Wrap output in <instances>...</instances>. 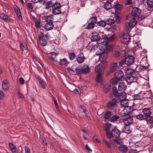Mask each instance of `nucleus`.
<instances>
[{
  "label": "nucleus",
  "mask_w": 153,
  "mask_h": 153,
  "mask_svg": "<svg viewBox=\"0 0 153 153\" xmlns=\"http://www.w3.org/2000/svg\"><path fill=\"white\" fill-rule=\"evenodd\" d=\"M82 73L85 74L89 72V68L88 66L86 65L83 66L82 68Z\"/></svg>",
  "instance_id": "b1692460"
},
{
  "label": "nucleus",
  "mask_w": 153,
  "mask_h": 153,
  "mask_svg": "<svg viewBox=\"0 0 153 153\" xmlns=\"http://www.w3.org/2000/svg\"><path fill=\"white\" fill-rule=\"evenodd\" d=\"M53 3H52V1H51L47 2L46 4V8L47 9L51 7H52V6L53 5Z\"/></svg>",
  "instance_id": "a18cd8bd"
},
{
  "label": "nucleus",
  "mask_w": 153,
  "mask_h": 153,
  "mask_svg": "<svg viewBox=\"0 0 153 153\" xmlns=\"http://www.w3.org/2000/svg\"><path fill=\"white\" fill-rule=\"evenodd\" d=\"M100 38V36L97 33H93L91 37V39L93 41H95L98 40Z\"/></svg>",
  "instance_id": "aec40b11"
},
{
  "label": "nucleus",
  "mask_w": 153,
  "mask_h": 153,
  "mask_svg": "<svg viewBox=\"0 0 153 153\" xmlns=\"http://www.w3.org/2000/svg\"><path fill=\"white\" fill-rule=\"evenodd\" d=\"M104 7L107 10L112 8L111 4L109 2H106L104 4Z\"/></svg>",
  "instance_id": "393cba45"
},
{
  "label": "nucleus",
  "mask_w": 153,
  "mask_h": 153,
  "mask_svg": "<svg viewBox=\"0 0 153 153\" xmlns=\"http://www.w3.org/2000/svg\"><path fill=\"white\" fill-rule=\"evenodd\" d=\"M68 57L71 60H73L75 57V55L74 53H70L68 54Z\"/></svg>",
  "instance_id": "49530a36"
},
{
  "label": "nucleus",
  "mask_w": 153,
  "mask_h": 153,
  "mask_svg": "<svg viewBox=\"0 0 153 153\" xmlns=\"http://www.w3.org/2000/svg\"><path fill=\"white\" fill-rule=\"evenodd\" d=\"M111 115V113L110 111H108L104 114H101V117L102 118H105V120L107 121V120L108 119Z\"/></svg>",
  "instance_id": "f3484780"
},
{
  "label": "nucleus",
  "mask_w": 153,
  "mask_h": 153,
  "mask_svg": "<svg viewBox=\"0 0 153 153\" xmlns=\"http://www.w3.org/2000/svg\"><path fill=\"white\" fill-rule=\"evenodd\" d=\"M20 47L21 49L23 50H26L27 48V46L25 42H23L20 44Z\"/></svg>",
  "instance_id": "a19ab883"
},
{
  "label": "nucleus",
  "mask_w": 153,
  "mask_h": 153,
  "mask_svg": "<svg viewBox=\"0 0 153 153\" xmlns=\"http://www.w3.org/2000/svg\"><path fill=\"white\" fill-rule=\"evenodd\" d=\"M0 18L5 21H7L8 20V17L7 16L5 15L3 13L0 14Z\"/></svg>",
  "instance_id": "c9c22d12"
},
{
  "label": "nucleus",
  "mask_w": 153,
  "mask_h": 153,
  "mask_svg": "<svg viewBox=\"0 0 153 153\" xmlns=\"http://www.w3.org/2000/svg\"><path fill=\"white\" fill-rule=\"evenodd\" d=\"M112 91L115 95H116L117 94V90L116 87H113L112 88Z\"/></svg>",
  "instance_id": "052dcab7"
},
{
  "label": "nucleus",
  "mask_w": 153,
  "mask_h": 153,
  "mask_svg": "<svg viewBox=\"0 0 153 153\" xmlns=\"http://www.w3.org/2000/svg\"><path fill=\"white\" fill-rule=\"evenodd\" d=\"M120 38L122 42L125 44L128 43L130 40V36L128 33L125 34L123 33H121Z\"/></svg>",
  "instance_id": "423d86ee"
},
{
  "label": "nucleus",
  "mask_w": 153,
  "mask_h": 153,
  "mask_svg": "<svg viewBox=\"0 0 153 153\" xmlns=\"http://www.w3.org/2000/svg\"><path fill=\"white\" fill-rule=\"evenodd\" d=\"M80 110L81 111L82 115L84 117H86L87 119L89 118V114L88 111L86 110L84 106L80 107Z\"/></svg>",
  "instance_id": "4468645a"
},
{
  "label": "nucleus",
  "mask_w": 153,
  "mask_h": 153,
  "mask_svg": "<svg viewBox=\"0 0 153 153\" xmlns=\"http://www.w3.org/2000/svg\"><path fill=\"white\" fill-rule=\"evenodd\" d=\"M99 45L101 47L97 48V49L98 48L99 50L98 51L99 52V54H101L104 52V47H105L106 50L108 52L111 51L113 48V46L112 45L108 44L106 41L105 40H103L102 42L99 44Z\"/></svg>",
  "instance_id": "f257e3e1"
},
{
  "label": "nucleus",
  "mask_w": 153,
  "mask_h": 153,
  "mask_svg": "<svg viewBox=\"0 0 153 153\" xmlns=\"http://www.w3.org/2000/svg\"><path fill=\"white\" fill-rule=\"evenodd\" d=\"M116 102V100L115 99L110 100L107 104V107L108 108L111 110L115 109L117 107Z\"/></svg>",
  "instance_id": "6e6552de"
},
{
  "label": "nucleus",
  "mask_w": 153,
  "mask_h": 153,
  "mask_svg": "<svg viewBox=\"0 0 153 153\" xmlns=\"http://www.w3.org/2000/svg\"><path fill=\"white\" fill-rule=\"evenodd\" d=\"M120 53L118 52H115L114 53V56L115 57H118L120 56Z\"/></svg>",
  "instance_id": "338daca9"
},
{
  "label": "nucleus",
  "mask_w": 153,
  "mask_h": 153,
  "mask_svg": "<svg viewBox=\"0 0 153 153\" xmlns=\"http://www.w3.org/2000/svg\"><path fill=\"white\" fill-rule=\"evenodd\" d=\"M114 20L113 19L109 18L108 19V25H111L114 23Z\"/></svg>",
  "instance_id": "4d7b16f0"
},
{
  "label": "nucleus",
  "mask_w": 153,
  "mask_h": 153,
  "mask_svg": "<svg viewBox=\"0 0 153 153\" xmlns=\"http://www.w3.org/2000/svg\"><path fill=\"white\" fill-rule=\"evenodd\" d=\"M98 25L101 26L105 27L106 25V23L103 21H100L97 22Z\"/></svg>",
  "instance_id": "de8ad7c7"
},
{
  "label": "nucleus",
  "mask_w": 153,
  "mask_h": 153,
  "mask_svg": "<svg viewBox=\"0 0 153 153\" xmlns=\"http://www.w3.org/2000/svg\"><path fill=\"white\" fill-rule=\"evenodd\" d=\"M126 87L125 83L123 82H121L119 84L118 89L120 91H124L126 89Z\"/></svg>",
  "instance_id": "6ab92c4d"
},
{
  "label": "nucleus",
  "mask_w": 153,
  "mask_h": 153,
  "mask_svg": "<svg viewBox=\"0 0 153 153\" xmlns=\"http://www.w3.org/2000/svg\"><path fill=\"white\" fill-rule=\"evenodd\" d=\"M76 73L78 74H82V68L79 67H78L75 69Z\"/></svg>",
  "instance_id": "c03bdc74"
},
{
  "label": "nucleus",
  "mask_w": 153,
  "mask_h": 153,
  "mask_svg": "<svg viewBox=\"0 0 153 153\" xmlns=\"http://www.w3.org/2000/svg\"><path fill=\"white\" fill-rule=\"evenodd\" d=\"M39 82L42 88L43 89L45 88L46 85L42 79H39Z\"/></svg>",
  "instance_id": "ea45409f"
},
{
  "label": "nucleus",
  "mask_w": 153,
  "mask_h": 153,
  "mask_svg": "<svg viewBox=\"0 0 153 153\" xmlns=\"http://www.w3.org/2000/svg\"><path fill=\"white\" fill-rule=\"evenodd\" d=\"M110 82V83L112 85H117L119 82V79L115 77L111 79Z\"/></svg>",
  "instance_id": "c85d7f7f"
},
{
  "label": "nucleus",
  "mask_w": 153,
  "mask_h": 153,
  "mask_svg": "<svg viewBox=\"0 0 153 153\" xmlns=\"http://www.w3.org/2000/svg\"><path fill=\"white\" fill-rule=\"evenodd\" d=\"M91 22L94 24L97 21V19L95 17H92L91 19Z\"/></svg>",
  "instance_id": "bf43d9fd"
},
{
  "label": "nucleus",
  "mask_w": 153,
  "mask_h": 153,
  "mask_svg": "<svg viewBox=\"0 0 153 153\" xmlns=\"http://www.w3.org/2000/svg\"><path fill=\"white\" fill-rule=\"evenodd\" d=\"M102 74H98L97 75L96 80L97 82H100L102 85H103V84L102 83V79L101 75Z\"/></svg>",
  "instance_id": "cd10ccee"
},
{
  "label": "nucleus",
  "mask_w": 153,
  "mask_h": 153,
  "mask_svg": "<svg viewBox=\"0 0 153 153\" xmlns=\"http://www.w3.org/2000/svg\"><path fill=\"white\" fill-rule=\"evenodd\" d=\"M17 96L21 98H22L24 97V96L23 94H21L19 91H18L17 93Z\"/></svg>",
  "instance_id": "0e129e2a"
},
{
  "label": "nucleus",
  "mask_w": 153,
  "mask_h": 153,
  "mask_svg": "<svg viewBox=\"0 0 153 153\" xmlns=\"http://www.w3.org/2000/svg\"><path fill=\"white\" fill-rule=\"evenodd\" d=\"M59 63L61 65H67L68 62L67 60L66 59L64 58L60 60Z\"/></svg>",
  "instance_id": "4c0bfd02"
},
{
  "label": "nucleus",
  "mask_w": 153,
  "mask_h": 153,
  "mask_svg": "<svg viewBox=\"0 0 153 153\" xmlns=\"http://www.w3.org/2000/svg\"><path fill=\"white\" fill-rule=\"evenodd\" d=\"M124 74L123 71L121 70L117 71L115 74V77L120 80L124 79Z\"/></svg>",
  "instance_id": "9b49d317"
},
{
  "label": "nucleus",
  "mask_w": 153,
  "mask_h": 153,
  "mask_svg": "<svg viewBox=\"0 0 153 153\" xmlns=\"http://www.w3.org/2000/svg\"><path fill=\"white\" fill-rule=\"evenodd\" d=\"M129 125H125L124 127L123 131L124 132L126 133H129L130 132Z\"/></svg>",
  "instance_id": "7c9ffc66"
},
{
  "label": "nucleus",
  "mask_w": 153,
  "mask_h": 153,
  "mask_svg": "<svg viewBox=\"0 0 153 153\" xmlns=\"http://www.w3.org/2000/svg\"><path fill=\"white\" fill-rule=\"evenodd\" d=\"M85 58L82 53H80L78 56L76 58L77 62L79 63H82L84 62Z\"/></svg>",
  "instance_id": "dca6fc26"
},
{
  "label": "nucleus",
  "mask_w": 153,
  "mask_h": 153,
  "mask_svg": "<svg viewBox=\"0 0 153 153\" xmlns=\"http://www.w3.org/2000/svg\"><path fill=\"white\" fill-rule=\"evenodd\" d=\"M45 23V25L44 26V27L46 30H51L53 28L54 25L52 22Z\"/></svg>",
  "instance_id": "f8f14e48"
},
{
  "label": "nucleus",
  "mask_w": 153,
  "mask_h": 153,
  "mask_svg": "<svg viewBox=\"0 0 153 153\" xmlns=\"http://www.w3.org/2000/svg\"><path fill=\"white\" fill-rule=\"evenodd\" d=\"M4 94L3 91H0V100H2L4 97Z\"/></svg>",
  "instance_id": "6e6d98bb"
},
{
  "label": "nucleus",
  "mask_w": 153,
  "mask_h": 153,
  "mask_svg": "<svg viewBox=\"0 0 153 153\" xmlns=\"http://www.w3.org/2000/svg\"><path fill=\"white\" fill-rule=\"evenodd\" d=\"M94 24L93 23L91 22L89 23L87 26V28L88 29H92L94 27Z\"/></svg>",
  "instance_id": "8fccbe9b"
},
{
  "label": "nucleus",
  "mask_w": 153,
  "mask_h": 153,
  "mask_svg": "<svg viewBox=\"0 0 153 153\" xmlns=\"http://www.w3.org/2000/svg\"><path fill=\"white\" fill-rule=\"evenodd\" d=\"M132 76H128L126 78L125 80L128 84H130L132 82L133 79H132Z\"/></svg>",
  "instance_id": "e433bc0d"
},
{
  "label": "nucleus",
  "mask_w": 153,
  "mask_h": 153,
  "mask_svg": "<svg viewBox=\"0 0 153 153\" xmlns=\"http://www.w3.org/2000/svg\"><path fill=\"white\" fill-rule=\"evenodd\" d=\"M107 137L108 138H111L113 137V131L111 132L110 130L108 131H106Z\"/></svg>",
  "instance_id": "58836bf2"
},
{
  "label": "nucleus",
  "mask_w": 153,
  "mask_h": 153,
  "mask_svg": "<svg viewBox=\"0 0 153 153\" xmlns=\"http://www.w3.org/2000/svg\"><path fill=\"white\" fill-rule=\"evenodd\" d=\"M103 142L105 143V144L107 145V147L109 148H111V145L109 143V142H107L105 139L103 138Z\"/></svg>",
  "instance_id": "3c124183"
},
{
  "label": "nucleus",
  "mask_w": 153,
  "mask_h": 153,
  "mask_svg": "<svg viewBox=\"0 0 153 153\" xmlns=\"http://www.w3.org/2000/svg\"><path fill=\"white\" fill-rule=\"evenodd\" d=\"M2 86L3 90L4 91H7L10 87V84L7 81H3L2 83Z\"/></svg>",
  "instance_id": "ddd939ff"
},
{
  "label": "nucleus",
  "mask_w": 153,
  "mask_h": 153,
  "mask_svg": "<svg viewBox=\"0 0 153 153\" xmlns=\"http://www.w3.org/2000/svg\"><path fill=\"white\" fill-rule=\"evenodd\" d=\"M115 17L116 22L117 23L119 22L120 20V18L119 17V16L118 15H116L115 16Z\"/></svg>",
  "instance_id": "13d9d810"
},
{
  "label": "nucleus",
  "mask_w": 153,
  "mask_h": 153,
  "mask_svg": "<svg viewBox=\"0 0 153 153\" xmlns=\"http://www.w3.org/2000/svg\"><path fill=\"white\" fill-rule=\"evenodd\" d=\"M43 36L42 35H41V36H39V39L41 45L42 46H45L47 44V42L45 39H43L42 37Z\"/></svg>",
  "instance_id": "a878e982"
},
{
  "label": "nucleus",
  "mask_w": 153,
  "mask_h": 153,
  "mask_svg": "<svg viewBox=\"0 0 153 153\" xmlns=\"http://www.w3.org/2000/svg\"><path fill=\"white\" fill-rule=\"evenodd\" d=\"M9 147L11 150L16 149V146L13 143H10L9 144Z\"/></svg>",
  "instance_id": "5fc2aeb1"
},
{
  "label": "nucleus",
  "mask_w": 153,
  "mask_h": 153,
  "mask_svg": "<svg viewBox=\"0 0 153 153\" xmlns=\"http://www.w3.org/2000/svg\"><path fill=\"white\" fill-rule=\"evenodd\" d=\"M141 13V10L137 8L134 7L131 13V15L134 18H136L139 16Z\"/></svg>",
  "instance_id": "1a4fd4ad"
},
{
  "label": "nucleus",
  "mask_w": 153,
  "mask_h": 153,
  "mask_svg": "<svg viewBox=\"0 0 153 153\" xmlns=\"http://www.w3.org/2000/svg\"><path fill=\"white\" fill-rule=\"evenodd\" d=\"M107 64L105 62H102L101 64H99L95 68V70L99 74H102L103 73V71L105 69Z\"/></svg>",
  "instance_id": "20e7f679"
},
{
  "label": "nucleus",
  "mask_w": 153,
  "mask_h": 153,
  "mask_svg": "<svg viewBox=\"0 0 153 153\" xmlns=\"http://www.w3.org/2000/svg\"><path fill=\"white\" fill-rule=\"evenodd\" d=\"M51 56H49L50 58L52 60H55V57L56 56V53L54 52H52L51 53Z\"/></svg>",
  "instance_id": "37998d69"
},
{
  "label": "nucleus",
  "mask_w": 153,
  "mask_h": 153,
  "mask_svg": "<svg viewBox=\"0 0 153 153\" xmlns=\"http://www.w3.org/2000/svg\"><path fill=\"white\" fill-rule=\"evenodd\" d=\"M146 3L148 7L152 8L153 7V0H147Z\"/></svg>",
  "instance_id": "f704fd0d"
},
{
  "label": "nucleus",
  "mask_w": 153,
  "mask_h": 153,
  "mask_svg": "<svg viewBox=\"0 0 153 153\" xmlns=\"http://www.w3.org/2000/svg\"><path fill=\"white\" fill-rule=\"evenodd\" d=\"M118 63L117 62L112 63L111 65L110 71L111 72H114L118 68Z\"/></svg>",
  "instance_id": "a211bd4d"
},
{
  "label": "nucleus",
  "mask_w": 153,
  "mask_h": 153,
  "mask_svg": "<svg viewBox=\"0 0 153 153\" xmlns=\"http://www.w3.org/2000/svg\"><path fill=\"white\" fill-rule=\"evenodd\" d=\"M125 63L128 65L133 64L134 61V58L132 56H129L124 59Z\"/></svg>",
  "instance_id": "9d476101"
},
{
  "label": "nucleus",
  "mask_w": 153,
  "mask_h": 153,
  "mask_svg": "<svg viewBox=\"0 0 153 153\" xmlns=\"http://www.w3.org/2000/svg\"><path fill=\"white\" fill-rule=\"evenodd\" d=\"M53 16L52 15H50L47 16L45 19V22H52L53 21Z\"/></svg>",
  "instance_id": "c756f323"
},
{
  "label": "nucleus",
  "mask_w": 153,
  "mask_h": 153,
  "mask_svg": "<svg viewBox=\"0 0 153 153\" xmlns=\"http://www.w3.org/2000/svg\"><path fill=\"white\" fill-rule=\"evenodd\" d=\"M19 82L22 85H23L24 84L25 80L22 77H20L19 79Z\"/></svg>",
  "instance_id": "e2e57ef3"
},
{
  "label": "nucleus",
  "mask_w": 153,
  "mask_h": 153,
  "mask_svg": "<svg viewBox=\"0 0 153 153\" xmlns=\"http://www.w3.org/2000/svg\"><path fill=\"white\" fill-rule=\"evenodd\" d=\"M16 7L17 9H16V8H15V10L16 12V15L18 17L19 19L20 20H22V17L21 16V14L20 13V12L19 10L18 7L17 6H16Z\"/></svg>",
  "instance_id": "473e14b6"
},
{
  "label": "nucleus",
  "mask_w": 153,
  "mask_h": 153,
  "mask_svg": "<svg viewBox=\"0 0 153 153\" xmlns=\"http://www.w3.org/2000/svg\"><path fill=\"white\" fill-rule=\"evenodd\" d=\"M130 113L127 112H123V115L122 116V117L125 125H130L133 122V118L129 115Z\"/></svg>",
  "instance_id": "f03ea898"
},
{
  "label": "nucleus",
  "mask_w": 153,
  "mask_h": 153,
  "mask_svg": "<svg viewBox=\"0 0 153 153\" xmlns=\"http://www.w3.org/2000/svg\"><path fill=\"white\" fill-rule=\"evenodd\" d=\"M40 22L39 21L37 20L35 23V25L36 27H39L40 25Z\"/></svg>",
  "instance_id": "774afa93"
},
{
  "label": "nucleus",
  "mask_w": 153,
  "mask_h": 153,
  "mask_svg": "<svg viewBox=\"0 0 153 153\" xmlns=\"http://www.w3.org/2000/svg\"><path fill=\"white\" fill-rule=\"evenodd\" d=\"M113 137H118L120 135V132L116 128H114L113 130Z\"/></svg>",
  "instance_id": "5701e85b"
},
{
  "label": "nucleus",
  "mask_w": 153,
  "mask_h": 153,
  "mask_svg": "<svg viewBox=\"0 0 153 153\" xmlns=\"http://www.w3.org/2000/svg\"><path fill=\"white\" fill-rule=\"evenodd\" d=\"M136 117L137 119L140 120H145L147 118L143 114H140L136 116Z\"/></svg>",
  "instance_id": "72a5a7b5"
},
{
  "label": "nucleus",
  "mask_w": 153,
  "mask_h": 153,
  "mask_svg": "<svg viewBox=\"0 0 153 153\" xmlns=\"http://www.w3.org/2000/svg\"><path fill=\"white\" fill-rule=\"evenodd\" d=\"M61 5L59 3H55L52 6L53 14L54 15L60 14L61 13Z\"/></svg>",
  "instance_id": "0eeeda50"
},
{
  "label": "nucleus",
  "mask_w": 153,
  "mask_h": 153,
  "mask_svg": "<svg viewBox=\"0 0 153 153\" xmlns=\"http://www.w3.org/2000/svg\"><path fill=\"white\" fill-rule=\"evenodd\" d=\"M120 105L123 110V112L130 113L132 110L131 106H129L128 101L126 100L121 101L120 102Z\"/></svg>",
  "instance_id": "7ed1b4c3"
},
{
  "label": "nucleus",
  "mask_w": 153,
  "mask_h": 153,
  "mask_svg": "<svg viewBox=\"0 0 153 153\" xmlns=\"http://www.w3.org/2000/svg\"><path fill=\"white\" fill-rule=\"evenodd\" d=\"M146 119H147V122H149L150 123L152 124L153 123V117H152L149 116Z\"/></svg>",
  "instance_id": "09e8293b"
},
{
  "label": "nucleus",
  "mask_w": 153,
  "mask_h": 153,
  "mask_svg": "<svg viewBox=\"0 0 153 153\" xmlns=\"http://www.w3.org/2000/svg\"><path fill=\"white\" fill-rule=\"evenodd\" d=\"M53 100H54V103L55 104V105L56 107V108L58 110H59V106L58 105V104L56 100V99L55 98H53Z\"/></svg>",
  "instance_id": "680f3d73"
},
{
  "label": "nucleus",
  "mask_w": 153,
  "mask_h": 153,
  "mask_svg": "<svg viewBox=\"0 0 153 153\" xmlns=\"http://www.w3.org/2000/svg\"><path fill=\"white\" fill-rule=\"evenodd\" d=\"M137 18H132L129 22L126 24L125 29L126 31H128L130 28L133 27L137 24Z\"/></svg>",
  "instance_id": "39448f33"
},
{
  "label": "nucleus",
  "mask_w": 153,
  "mask_h": 153,
  "mask_svg": "<svg viewBox=\"0 0 153 153\" xmlns=\"http://www.w3.org/2000/svg\"><path fill=\"white\" fill-rule=\"evenodd\" d=\"M126 95L125 92L120 93L118 96V98L120 101L126 100Z\"/></svg>",
  "instance_id": "412c9836"
},
{
  "label": "nucleus",
  "mask_w": 153,
  "mask_h": 153,
  "mask_svg": "<svg viewBox=\"0 0 153 153\" xmlns=\"http://www.w3.org/2000/svg\"><path fill=\"white\" fill-rule=\"evenodd\" d=\"M114 6V7L115 8L116 10H114V12H112V13H113L116 12V10H120L122 8V6L121 5L119 4L117 2L115 3Z\"/></svg>",
  "instance_id": "bb28decb"
},
{
  "label": "nucleus",
  "mask_w": 153,
  "mask_h": 153,
  "mask_svg": "<svg viewBox=\"0 0 153 153\" xmlns=\"http://www.w3.org/2000/svg\"><path fill=\"white\" fill-rule=\"evenodd\" d=\"M119 150L123 153H126L128 151V147L125 145H120L118 147Z\"/></svg>",
  "instance_id": "2eb2a0df"
},
{
  "label": "nucleus",
  "mask_w": 153,
  "mask_h": 153,
  "mask_svg": "<svg viewBox=\"0 0 153 153\" xmlns=\"http://www.w3.org/2000/svg\"><path fill=\"white\" fill-rule=\"evenodd\" d=\"M111 126V124L108 123H106L104 125V127L105 130L106 131H108L110 130V128Z\"/></svg>",
  "instance_id": "2f4dec72"
},
{
  "label": "nucleus",
  "mask_w": 153,
  "mask_h": 153,
  "mask_svg": "<svg viewBox=\"0 0 153 153\" xmlns=\"http://www.w3.org/2000/svg\"><path fill=\"white\" fill-rule=\"evenodd\" d=\"M142 112L145 116H146L147 118L150 116L151 114L150 110L149 108H145L143 109V110Z\"/></svg>",
  "instance_id": "4be33fe9"
},
{
  "label": "nucleus",
  "mask_w": 153,
  "mask_h": 153,
  "mask_svg": "<svg viewBox=\"0 0 153 153\" xmlns=\"http://www.w3.org/2000/svg\"><path fill=\"white\" fill-rule=\"evenodd\" d=\"M105 92H107L110 90V88L109 86L106 85L103 87Z\"/></svg>",
  "instance_id": "603ef678"
},
{
  "label": "nucleus",
  "mask_w": 153,
  "mask_h": 153,
  "mask_svg": "<svg viewBox=\"0 0 153 153\" xmlns=\"http://www.w3.org/2000/svg\"><path fill=\"white\" fill-rule=\"evenodd\" d=\"M125 70L126 71V74H131L132 72V70H131L128 68H126Z\"/></svg>",
  "instance_id": "864d4df0"
},
{
  "label": "nucleus",
  "mask_w": 153,
  "mask_h": 153,
  "mask_svg": "<svg viewBox=\"0 0 153 153\" xmlns=\"http://www.w3.org/2000/svg\"><path fill=\"white\" fill-rule=\"evenodd\" d=\"M120 118L118 116L114 115L112 116L110 119V121L113 122L117 120Z\"/></svg>",
  "instance_id": "79ce46f5"
},
{
  "label": "nucleus",
  "mask_w": 153,
  "mask_h": 153,
  "mask_svg": "<svg viewBox=\"0 0 153 153\" xmlns=\"http://www.w3.org/2000/svg\"><path fill=\"white\" fill-rule=\"evenodd\" d=\"M25 153H30V149L26 146L25 147Z\"/></svg>",
  "instance_id": "69168bd1"
}]
</instances>
